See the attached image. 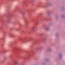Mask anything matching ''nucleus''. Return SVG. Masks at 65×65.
Here are the masks:
<instances>
[{
	"mask_svg": "<svg viewBox=\"0 0 65 65\" xmlns=\"http://www.w3.org/2000/svg\"><path fill=\"white\" fill-rule=\"evenodd\" d=\"M17 63H18V61H15L13 62V64H17Z\"/></svg>",
	"mask_w": 65,
	"mask_h": 65,
	"instance_id": "2",
	"label": "nucleus"
},
{
	"mask_svg": "<svg viewBox=\"0 0 65 65\" xmlns=\"http://www.w3.org/2000/svg\"><path fill=\"white\" fill-rule=\"evenodd\" d=\"M45 29L46 31H47V30H48V27H46L45 28Z\"/></svg>",
	"mask_w": 65,
	"mask_h": 65,
	"instance_id": "3",
	"label": "nucleus"
},
{
	"mask_svg": "<svg viewBox=\"0 0 65 65\" xmlns=\"http://www.w3.org/2000/svg\"><path fill=\"white\" fill-rule=\"evenodd\" d=\"M9 36L11 37H15V36L12 34H10Z\"/></svg>",
	"mask_w": 65,
	"mask_h": 65,
	"instance_id": "1",
	"label": "nucleus"
}]
</instances>
